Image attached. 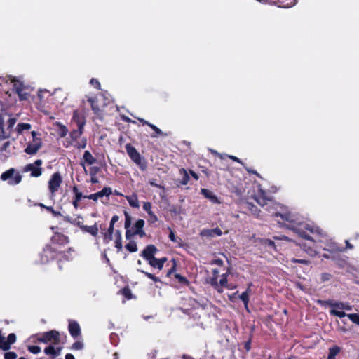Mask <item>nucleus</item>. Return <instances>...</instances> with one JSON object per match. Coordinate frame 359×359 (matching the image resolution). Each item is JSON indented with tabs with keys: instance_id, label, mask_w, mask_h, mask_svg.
<instances>
[{
	"instance_id": "obj_1",
	"label": "nucleus",
	"mask_w": 359,
	"mask_h": 359,
	"mask_svg": "<svg viewBox=\"0 0 359 359\" xmlns=\"http://www.w3.org/2000/svg\"><path fill=\"white\" fill-rule=\"evenodd\" d=\"M256 201L273 216L280 217L283 221L282 224L301 238L313 243H325V245L321 247L324 250L332 254L336 255L338 252L344 250V248L337 243L327 239L326 233L319 227L304 221L297 215L283 211V207L273 200L263 189H259Z\"/></svg>"
},
{
	"instance_id": "obj_2",
	"label": "nucleus",
	"mask_w": 359,
	"mask_h": 359,
	"mask_svg": "<svg viewBox=\"0 0 359 359\" xmlns=\"http://www.w3.org/2000/svg\"><path fill=\"white\" fill-rule=\"evenodd\" d=\"M126 150L129 157L135 164H137L139 166V168L142 171L147 170V162L144 158H142L140 153L136 150V149L134 147H133L130 144H127L126 145Z\"/></svg>"
},
{
	"instance_id": "obj_3",
	"label": "nucleus",
	"mask_w": 359,
	"mask_h": 359,
	"mask_svg": "<svg viewBox=\"0 0 359 359\" xmlns=\"http://www.w3.org/2000/svg\"><path fill=\"white\" fill-rule=\"evenodd\" d=\"M22 175L16 172L14 168H10L8 170L4 172L1 175V180L2 181H7L8 184L11 186H15L20 183L22 181Z\"/></svg>"
},
{
	"instance_id": "obj_4",
	"label": "nucleus",
	"mask_w": 359,
	"mask_h": 359,
	"mask_svg": "<svg viewBox=\"0 0 359 359\" xmlns=\"http://www.w3.org/2000/svg\"><path fill=\"white\" fill-rule=\"evenodd\" d=\"M322 305H327L332 308V309H337L341 311H351L353 306L348 303L346 302H339L334 300H326V301H319L318 302Z\"/></svg>"
},
{
	"instance_id": "obj_5",
	"label": "nucleus",
	"mask_w": 359,
	"mask_h": 359,
	"mask_svg": "<svg viewBox=\"0 0 359 359\" xmlns=\"http://www.w3.org/2000/svg\"><path fill=\"white\" fill-rule=\"evenodd\" d=\"M38 341L44 344L53 341L54 345H57L60 342V334L55 330L46 332L41 334V336L38 338Z\"/></svg>"
},
{
	"instance_id": "obj_6",
	"label": "nucleus",
	"mask_w": 359,
	"mask_h": 359,
	"mask_svg": "<svg viewBox=\"0 0 359 359\" xmlns=\"http://www.w3.org/2000/svg\"><path fill=\"white\" fill-rule=\"evenodd\" d=\"M58 256V253L50 245H46L43 251L39 254L41 264H46L55 257Z\"/></svg>"
},
{
	"instance_id": "obj_7",
	"label": "nucleus",
	"mask_w": 359,
	"mask_h": 359,
	"mask_svg": "<svg viewBox=\"0 0 359 359\" xmlns=\"http://www.w3.org/2000/svg\"><path fill=\"white\" fill-rule=\"evenodd\" d=\"M41 164L42 161L41 159H37L34 161V163L26 165L23 169V171L31 172V177H39L42 174V169L41 168Z\"/></svg>"
},
{
	"instance_id": "obj_8",
	"label": "nucleus",
	"mask_w": 359,
	"mask_h": 359,
	"mask_svg": "<svg viewBox=\"0 0 359 359\" xmlns=\"http://www.w3.org/2000/svg\"><path fill=\"white\" fill-rule=\"evenodd\" d=\"M62 183V177L59 172H55L48 182V189L52 194H54Z\"/></svg>"
},
{
	"instance_id": "obj_9",
	"label": "nucleus",
	"mask_w": 359,
	"mask_h": 359,
	"mask_svg": "<svg viewBox=\"0 0 359 359\" xmlns=\"http://www.w3.org/2000/svg\"><path fill=\"white\" fill-rule=\"evenodd\" d=\"M42 147V141L41 139H34V141L29 142L26 148L25 149V152L29 155H34Z\"/></svg>"
},
{
	"instance_id": "obj_10",
	"label": "nucleus",
	"mask_w": 359,
	"mask_h": 359,
	"mask_svg": "<svg viewBox=\"0 0 359 359\" xmlns=\"http://www.w3.org/2000/svg\"><path fill=\"white\" fill-rule=\"evenodd\" d=\"M158 250L156 247L154 245H149L146 246V248L141 252L140 256H142L145 260L149 262V260L153 259L155 257V255L157 252Z\"/></svg>"
},
{
	"instance_id": "obj_11",
	"label": "nucleus",
	"mask_w": 359,
	"mask_h": 359,
	"mask_svg": "<svg viewBox=\"0 0 359 359\" xmlns=\"http://www.w3.org/2000/svg\"><path fill=\"white\" fill-rule=\"evenodd\" d=\"M219 271L217 269H214L212 270V276L210 277L207 282L219 293L223 292L222 288H220V285H219V282L217 281V278L219 276Z\"/></svg>"
},
{
	"instance_id": "obj_12",
	"label": "nucleus",
	"mask_w": 359,
	"mask_h": 359,
	"mask_svg": "<svg viewBox=\"0 0 359 359\" xmlns=\"http://www.w3.org/2000/svg\"><path fill=\"white\" fill-rule=\"evenodd\" d=\"M112 193L111 189L110 187H104L101 191L90 194L88 196H85V198L97 201L98 198H102L103 196H109Z\"/></svg>"
},
{
	"instance_id": "obj_13",
	"label": "nucleus",
	"mask_w": 359,
	"mask_h": 359,
	"mask_svg": "<svg viewBox=\"0 0 359 359\" xmlns=\"http://www.w3.org/2000/svg\"><path fill=\"white\" fill-rule=\"evenodd\" d=\"M69 332L71 336L76 339L81 334V328L79 323L74 320L69 321Z\"/></svg>"
},
{
	"instance_id": "obj_14",
	"label": "nucleus",
	"mask_w": 359,
	"mask_h": 359,
	"mask_svg": "<svg viewBox=\"0 0 359 359\" xmlns=\"http://www.w3.org/2000/svg\"><path fill=\"white\" fill-rule=\"evenodd\" d=\"M201 193L208 200H210L214 204H219L220 201L218 197L213 194L212 191L207 189H201Z\"/></svg>"
},
{
	"instance_id": "obj_15",
	"label": "nucleus",
	"mask_w": 359,
	"mask_h": 359,
	"mask_svg": "<svg viewBox=\"0 0 359 359\" xmlns=\"http://www.w3.org/2000/svg\"><path fill=\"white\" fill-rule=\"evenodd\" d=\"M62 347H55L54 344L45 348L44 353L46 355H51L53 358L60 355Z\"/></svg>"
},
{
	"instance_id": "obj_16",
	"label": "nucleus",
	"mask_w": 359,
	"mask_h": 359,
	"mask_svg": "<svg viewBox=\"0 0 359 359\" xmlns=\"http://www.w3.org/2000/svg\"><path fill=\"white\" fill-rule=\"evenodd\" d=\"M144 220L140 219H138L135 225H134V233H136L137 235L140 236L141 238L145 236V232L143 230L144 226Z\"/></svg>"
},
{
	"instance_id": "obj_17",
	"label": "nucleus",
	"mask_w": 359,
	"mask_h": 359,
	"mask_svg": "<svg viewBox=\"0 0 359 359\" xmlns=\"http://www.w3.org/2000/svg\"><path fill=\"white\" fill-rule=\"evenodd\" d=\"M166 261H167L166 257H162L161 259H157V258L154 257L153 259L149 260V264L151 267L156 268L158 270H161Z\"/></svg>"
},
{
	"instance_id": "obj_18",
	"label": "nucleus",
	"mask_w": 359,
	"mask_h": 359,
	"mask_svg": "<svg viewBox=\"0 0 359 359\" xmlns=\"http://www.w3.org/2000/svg\"><path fill=\"white\" fill-rule=\"evenodd\" d=\"M8 78L11 82L13 83V90L15 92H17V90H20V89H26L27 87L24 85V83L20 81L19 79H16L15 77H13L11 76H8L6 77Z\"/></svg>"
},
{
	"instance_id": "obj_19",
	"label": "nucleus",
	"mask_w": 359,
	"mask_h": 359,
	"mask_svg": "<svg viewBox=\"0 0 359 359\" xmlns=\"http://www.w3.org/2000/svg\"><path fill=\"white\" fill-rule=\"evenodd\" d=\"M313 243L312 245H308L306 243L300 244V246L302 249L311 257H315L317 255V251L316 250L315 245L316 243Z\"/></svg>"
},
{
	"instance_id": "obj_20",
	"label": "nucleus",
	"mask_w": 359,
	"mask_h": 359,
	"mask_svg": "<svg viewBox=\"0 0 359 359\" xmlns=\"http://www.w3.org/2000/svg\"><path fill=\"white\" fill-rule=\"evenodd\" d=\"M82 232L88 233L93 236H96L98 234L99 229L97 227V224H95L92 226L84 225L82 227Z\"/></svg>"
},
{
	"instance_id": "obj_21",
	"label": "nucleus",
	"mask_w": 359,
	"mask_h": 359,
	"mask_svg": "<svg viewBox=\"0 0 359 359\" xmlns=\"http://www.w3.org/2000/svg\"><path fill=\"white\" fill-rule=\"evenodd\" d=\"M83 126L84 122H79L78 123V129L74 130L70 133V137L72 139V140H76L80 137V136L83 133Z\"/></svg>"
},
{
	"instance_id": "obj_22",
	"label": "nucleus",
	"mask_w": 359,
	"mask_h": 359,
	"mask_svg": "<svg viewBox=\"0 0 359 359\" xmlns=\"http://www.w3.org/2000/svg\"><path fill=\"white\" fill-rule=\"evenodd\" d=\"M126 198L131 207L136 208L140 207L137 194H133L132 195L126 196Z\"/></svg>"
},
{
	"instance_id": "obj_23",
	"label": "nucleus",
	"mask_w": 359,
	"mask_h": 359,
	"mask_svg": "<svg viewBox=\"0 0 359 359\" xmlns=\"http://www.w3.org/2000/svg\"><path fill=\"white\" fill-rule=\"evenodd\" d=\"M341 348L337 346L330 347L329 348L327 359H335V357L339 354Z\"/></svg>"
},
{
	"instance_id": "obj_24",
	"label": "nucleus",
	"mask_w": 359,
	"mask_h": 359,
	"mask_svg": "<svg viewBox=\"0 0 359 359\" xmlns=\"http://www.w3.org/2000/svg\"><path fill=\"white\" fill-rule=\"evenodd\" d=\"M83 159L88 165H93L96 162V158L93 156L89 151H86L83 155Z\"/></svg>"
},
{
	"instance_id": "obj_25",
	"label": "nucleus",
	"mask_w": 359,
	"mask_h": 359,
	"mask_svg": "<svg viewBox=\"0 0 359 359\" xmlns=\"http://www.w3.org/2000/svg\"><path fill=\"white\" fill-rule=\"evenodd\" d=\"M115 247L118 251L121 250L123 248L121 233L118 230L115 233Z\"/></svg>"
},
{
	"instance_id": "obj_26",
	"label": "nucleus",
	"mask_w": 359,
	"mask_h": 359,
	"mask_svg": "<svg viewBox=\"0 0 359 359\" xmlns=\"http://www.w3.org/2000/svg\"><path fill=\"white\" fill-rule=\"evenodd\" d=\"M228 276H229V271H227L226 273H223L222 275L221 279H220L219 282L218 283L219 285H220V288H222V289L224 287L230 288L228 285V280H227Z\"/></svg>"
},
{
	"instance_id": "obj_27",
	"label": "nucleus",
	"mask_w": 359,
	"mask_h": 359,
	"mask_svg": "<svg viewBox=\"0 0 359 359\" xmlns=\"http://www.w3.org/2000/svg\"><path fill=\"white\" fill-rule=\"evenodd\" d=\"M180 174L182 175V179L180 181V183L182 185H187L189 181V176L186 170L182 169L180 170Z\"/></svg>"
},
{
	"instance_id": "obj_28",
	"label": "nucleus",
	"mask_w": 359,
	"mask_h": 359,
	"mask_svg": "<svg viewBox=\"0 0 359 359\" xmlns=\"http://www.w3.org/2000/svg\"><path fill=\"white\" fill-rule=\"evenodd\" d=\"M72 224L79 226L82 230V227L84 226L83 218L81 215H77L76 217H74Z\"/></svg>"
},
{
	"instance_id": "obj_29",
	"label": "nucleus",
	"mask_w": 359,
	"mask_h": 359,
	"mask_svg": "<svg viewBox=\"0 0 359 359\" xmlns=\"http://www.w3.org/2000/svg\"><path fill=\"white\" fill-rule=\"evenodd\" d=\"M114 227L109 226L107 232L104 235V242L108 243L113 238Z\"/></svg>"
},
{
	"instance_id": "obj_30",
	"label": "nucleus",
	"mask_w": 359,
	"mask_h": 359,
	"mask_svg": "<svg viewBox=\"0 0 359 359\" xmlns=\"http://www.w3.org/2000/svg\"><path fill=\"white\" fill-rule=\"evenodd\" d=\"M31 128V124L27 123H20L17 125L16 130L18 134H20L24 130H27Z\"/></svg>"
},
{
	"instance_id": "obj_31",
	"label": "nucleus",
	"mask_w": 359,
	"mask_h": 359,
	"mask_svg": "<svg viewBox=\"0 0 359 359\" xmlns=\"http://www.w3.org/2000/svg\"><path fill=\"white\" fill-rule=\"evenodd\" d=\"M149 127L154 131V133L151 135V137L156 138L160 135H165V136L166 135L165 134H164L162 132V130L160 128H158L155 125H154V124L149 125Z\"/></svg>"
},
{
	"instance_id": "obj_32",
	"label": "nucleus",
	"mask_w": 359,
	"mask_h": 359,
	"mask_svg": "<svg viewBox=\"0 0 359 359\" xmlns=\"http://www.w3.org/2000/svg\"><path fill=\"white\" fill-rule=\"evenodd\" d=\"M73 252L74 251L71 248H69L68 251L65 252L64 253H60V252L58 253V256H60V257H62L66 261H70V260L73 259V255H72Z\"/></svg>"
},
{
	"instance_id": "obj_33",
	"label": "nucleus",
	"mask_w": 359,
	"mask_h": 359,
	"mask_svg": "<svg viewBox=\"0 0 359 359\" xmlns=\"http://www.w3.org/2000/svg\"><path fill=\"white\" fill-rule=\"evenodd\" d=\"M25 90L26 89H20V90H17V92H15L18 95L19 100L20 101L27 100L29 97V93H27Z\"/></svg>"
},
{
	"instance_id": "obj_34",
	"label": "nucleus",
	"mask_w": 359,
	"mask_h": 359,
	"mask_svg": "<svg viewBox=\"0 0 359 359\" xmlns=\"http://www.w3.org/2000/svg\"><path fill=\"white\" fill-rule=\"evenodd\" d=\"M125 248L128 250L130 252H135L137 251V246L135 241H130L129 243H128Z\"/></svg>"
},
{
	"instance_id": "obj_35",
	"label": "nucleus",
	"mask_w": 359,
	"mask_h": 359,
	"mask_svg": "<svg viewBox=\"0 0 359 359\" xmlns=\"http://www.w3.org/2000/svg\"><path fill=\"white\" fill-rule=\"evenodd\" d=\"M193 303H191V305L194 308H198L202 307L203 309H205L207 307L208 302L206 300H201V301H196L195 299L192 300Z\"/></svg>"
},
{
	"instance_id": "obj_36",
	"label": "nucleus",
	"mask_w": 359,
	"mask_h": 359,
	"mask_svg": "<svg viewBox=\"0 0 359 359\" xmlns=\"http://www.w3.org/2000/svg\"><path fill=\"white\" fill-rule=\"evenodd\" d=\"M58 126H59L58 131H57L58 135L60 137H65L68 133L67 128L61 123H58Z\"/></svg>"
},
{
	"instance_id": "obj_37",
	"label": "nucleus",
	"mask_w": 359,
	"mask_h": 359,
	"mask_svg": "<svg viewBox=\"0 0 359 359\" xmlns=\"http://www.w3.org/2000/svg\"><path fill=\"white\" fill-rule=\"evenodd\" d=\"M249 296L247 292H242V294L240 295L239 298L243 302L245 308L248 311H249L248 309V302H249Z\"/></svg>"
},
{
	"instance_id": "obj_38",
	"label": "nucleus",
	"mask_w": 359,
	"mask_h": 359,
	"mask_svg": "<svg viewBox=\"0 0 359 359\" xmlns=\"http://www.w3.org/2000/svg\"><path fill=\"white\" fill-rule=\"evenodd\" d=\"M88 102L90 104L92 110L97 113L100 111V108L96 103L95 99L94 97H89L88 99Z\"/></svg>"
},
{
	"instance_id": "obj_39",
	"label": "nucleus",
	"mask_w": 359,
	"mask_h": 359,
	"mask_svg": "<svg viewBox=\"0 0 359 359\" xmlns=\"http://www.w3.org/2000/svg\"><path fill=\"white\" fill-rule=\"evenodd\" d=\"M330 313L332 316H337L339 318H343V317L347 316V315H348L344 311L337 310V309H331L330 311Z\"/></svg>"
},
{
	"instance_id": "obj_40",
	"label": "nucleus",
	"mask_w": 359,
	"mask_h": 359,
	"mask_svg": "<svg viewBox=\"0 0 359 359\" xmlns=\"http://www.w3.org/2000/svg\"><path fill=\"white\" fill-rule=\"evenodd\" d=\"M138 271L144 273L147 278L151 279L155 283L161 282L160 278L155 276L152 273H150L149 272H147V271H144L140 270V269H138Z\"/></svg>"
},
{
	"instance_id": "obj_41",
	"label": "nucleus",
	"mask_w": 359,
	"mask_h": 359,
	"mask_svg": "<svg viewBox=\"0 0 359 359\" xmlns=\"http://www.w3.org/2000/svg\"><path fill=\"white\" fill-rule=\"evenodd\" d=\"M347 317L355 324L359 325V314L358 313H350L347 315Z\"/></svg>"
},
{
	"instance_id": "obj_42",
	"label": "nucleus",
	"mask_w": 359,
	"mask_h": 359,
	"mask_svg": "<svg viewBox=\"0 0 359 359\" xmlns=\"http://www.w3.org/2000/svg\"><path fill=\"white\" fill-rule=\"evenodd\" d=\"M73 190V192L74 193V199H76V201H81V199L83 197L85 198V196H83L82 193L80 192L77 188L76 186H74L72 189Z\"/></svg>"
},
{
	"instance_id": "obj_43",
	"label": "nucleus",
	"mask_w": 359,
	"mask_h": 359,
	"mask_svg": "<svg viewBox=\"0 0 359 359\" xmlns=\"http://www.w3.org/2000/svg\"><path fill=\"white\" fill-rule=\"evenodd\" d=\"M16 341V335L14 333H11L7 337V344L9 345V348H11V345L14 344Z\"/></svg>"
},
{
	"instance_id": "obj_44",
	"label": "nucleus",
	"mask_w": 359,
	"mask_h": 359,
	"mask_svg": "<svg viewBox=\"0 0 359 359\" xmlns=\"http://www.w3.org/2000/svg\"><path fill=\"white\" fill-rule=\"evenodd\" d=\"M124 214H125V217H126L124 226H125V229H129L131 225V217L127 212H125Z\"/></svg>"
},
{
	"instance_id": "obj_45",
	"label": "nucleus",
	"mask_w": 359,
	"mask_h": 359,
	"mask_svg": "<svg viewBox=\"0 0 359 359\" xmlns=\"http://www.w3.org/2000/svg\"><path fill=\"white\" fill-rule=\"evenodd\" d=\"M28 350L33 354H38L41 352V348L39 346H29Z\"/></svg>"
},
{
	"instance_id": "obj_46",
	"label": "nucleus",
	"mask_w": 359,
	"mask_h": 359,
	"mask_svg": "<svg viewBox=\"0 0 359 359\" xmlns=\"http://www.w3.org/2000/svg\"><path fill=\"white\" fill-rule=\"evenodd\" d=\"M248 205H249V207H250L252 213L257 217H259L260 210L255 205H254L252 203H248Z\"/></svg>"
},
{
	"instance_id": "obj_47",
	"label": "nucleus",
	"mask_w": 359,
	"mask_h": 359,
	"mask_svg": "<svg viewBox=\"0 0 359 359\" xmlns=\"http://www.w3.org/2000/svg\"><path fill=\"white\" fill-rule=\"evenodd\" d=\"M90 84L93 86L95 88L100 90L101 88L100 83L99 81L95 78H92L90 80Z\"/></svg>"
},
{
	"instance_id": "obj_48",
	"label": "nucleus",
	"mask_w": 359,
	"mask_h": 359,
	"mask_svg": "<svg viewBox=\"0 0 359 359\" xmlns=\"http://www.w3.org/2000/svg\"><path fill=\"white\" fill-rule=\"evenodd\" d=\"M201 235L202 236H205V237H214L212 229H203L201 231Z\"/></svg>"
},
{
	"instance_id": "obj_49",
	"label": "nucleus",
	"mask_w": 359,
	"mask_h": 359,
	"mask_svg": "<svg viewBox=\"0 0 359 359\" xmlns=\"http://www.w3.org/2000/svg\"><path fill=\"white\" fill-rule=\"evenodd\" d=\"M175 276L180 283L186 285L189 283L187 279L185 277L182 276V275L176 273Z\"/></svg>"
},
{
	"instance_id": "obj_50",
	"label": "nucleus",
	"mask_w": 359,
	"mask_h": 359,
	"mask_svg": "<svg viewBox=\"0 0 359 359\" xmlns=\"http://www.w3.org/2000/svg\"><path fill=\"white\" fill-rule=\"evenodd\" d=\"M17 354L15 352L9 351L4 353V359H16Z\"/></svg>"
},
{
	"instance_id": "obj_51",
	"label": "nucleus",
	"mask_w": 359,
	"mask_h": 359,
	"mask_svg": "<svg viewBox=\"0 0 359 359\" xmlns=\"http://www.w3.org/2000/svg\"><path fill=\"white\" fill-rule=\"evenodd\" d=\"M83 344L81 341H76L72 346V348L74 349V350H78L79 351V350L83 349Z\"/></svg>"
},
{
	"instance_id": "obj_52",
	"label": "nucleus",
	"mask_w": 359,
	"mask_h": 359,
	"mask_svg": "<svg viewBox=\"0 0 359 359\" xmlns=\"http://www.w3.org/2000/svg\"><path fill=\"white\" fill-rule=\"evenodd\" d=\"M142 208H143V210L144 211H146L147 212V214H149V212H152V210H151V203L150 202H144L143 203Z\"/></svg>"
},
{
	"instance_id": "obj_53",
	"label": "nucleus",
	"mask_w": 359,
	"mask_h": 359,
	"mask_svg": "<svg viewBox=\"0 0 359 359\" xmlns=\"http://www.w3.org/2000/svg\"><path fill=\"white\" fill-rule=\"evenodd\" d=\"M126 229V238L127 240L131 241V238H133V236H134L135 235H137V234L134 233V231H132L131 229Z\"/></svg>"
},
{
	"instance_id": "obj_54",
	"label": "nucleus",
	"mask_w": 359,
	"mask_h": 359,
	"mask_svg": "<svg viewBox=\"0 0 359 359\" xmlns=\"http://www.w3.org/2000/svg\"><path fill=\"white\" fill-rule=\"evenodd\" d=\"M1 131H0V138L2 140L8 139L9 138L10 135L8 134H6L3 128V124L1 123Z\"/></svg>"
},
{
	"instance_id": "obj_55",
	"label": "nucleus",
	"mask_w": 359,
	"mask_h": 359,
	"mask_svg": "<svg viewBox=\"0 0 359 359\" xmlns=\"http://www.w3.org/2000/svg\"><path fill=\"white\" fill-rule=\"evenodd\" d=\"M87 145V140L86 138H83L81 141L80 143H79L77 145H76L75 147L77 148V149H84Z\"/></svg>"
},
{
	"instance_id": "obj_56",
	"label": "nucleus",
	"mask_w": 359,
	"mask_h": 359,
	"mask_svg": "<svg viewBox=\"0 0 359 359\" xmlns=\"http://www.w3.org/2000/svg\"><path fill=\"white\" fill-rule=\"evenodd\" d=\"M148 215L150 217L149 222L151 223H155L158 221V217L153 211L151 212H149Z\"/></svg>"
},
{
	"instance_id": "obj_57",
	"label": "nucleus",
	"mask_w": 359,
	"mask_h": 359,
	"mask_svg": "<svg viewBox=\"0 0 359 359\" xmlns=\"http://www.w3.org/2000/svg\"><path fill=\"white\" fill-rule=\"evenodd\" d=\"M264 244L265 245V246H267L270 248H275V243L271 240H269V239L264 240Z\"/></svg>"
},
{
	"instance_id": "obj_58",
	"label": "nucleus",
	"mask_w": 359,
	"mask_h": 359,
	"mask_svg": "<svg viewBox=\"0 0 359 359\" xmlns=\"http://www.w3.org/2000/svg\"><path fill=\"white\" fill-rule=\"evenodd\" d=\"M322 257L327 259H335L336 255L332 253H325L322 255Z\"/></svg>"
},
{
	"instance_id": "obj_59",
	"label": "nucleus",
	"mask_w": 359,
	"mask_h": 359,
	"mask_svg": "<svg viewBox=\"0 0 359 359\" xmlns=\"http://www.w3.org/2000/svg\"><path fill=\"white\" fill-rule=\"evenodd\" d=\"M292 262L293 263H299V264H309V262L308 260H306V259H292Z\"/></svg>"
},
{
	"instance_id": "obj_60",
	"label": "nucleus",
	"mask_w": 359,
	"mask_h": 359,
	"mask_svg": "<svg viewBox=\"0 0 359 359\" xmlns=\"http://www.w3.org/2000/svg\"><path fill=\"white\" fill-rule=\"evenodd\" d=\"M100 170V168L96 166H93L90 168V175L91 176H95Z\"/></svg>"
},
{
	"instance_id": "obj_61",
	"label": "nucleus",
	"mask_w": 359,
	"mask_h": 359,
	"mask_svg": "<svg viewBox=\"0 0 359 359\" xmlns=\"http://www.w3.org/2000/svg\"><path fill=\"white\" fill-rule=\"evenodd\" d=\"M16 123V119L14 118H10L8 121V128L11 129Z\"/></svg>"
},
{
	"instance_id": "obj_62",
	"label": "nucleus",
	"mask_w": 359,
	"mask_h": 359,
	"mask_svg": "<svg viewBox=\"0 0 359 359\" xmlns=\"http://www.w3.org/2000/svg\"><path fill=\"white\" fill-rule=\"evenodd\" d=\"M168 229L170 231L169 238L170 239L171 241L176 242L177 241V238L175 237V233L171 229V228L168 227Z\"/></svg>"
},
{
	"instance_id": "obj_63",
	"label": "nucleus",
	"mask_w": 359,
	"mask_h": 359,
	"mask_svg": "<svg viewBox=\"0 0 359 359\" xmlns=\"http://www.w3.org/2000/svg\"><path fill=\"white\" fill-rule=\"evenodd\" d=\"M212 232H213V236H220L222 234V230L218 227L212 229Z\"/></svg>"
},
{
	"instance_id": "obj_64",
	"label": "nucleus",
	"mask_w": 359,
	"mask_h": 359,
	"mask_svg": "<svg viewBox=\"0 0 359 359\" xmlns=\"http://www.w3.org/2000/svg\"><path fill=\"white\" fill-rule=\"evenodd\" d=\"M119 219V217L118 215H114L112 217H111V222H110V224L109 226L114 227V224L116 222H117Z\"/></svg>"
}]
</instances>
